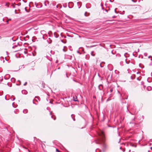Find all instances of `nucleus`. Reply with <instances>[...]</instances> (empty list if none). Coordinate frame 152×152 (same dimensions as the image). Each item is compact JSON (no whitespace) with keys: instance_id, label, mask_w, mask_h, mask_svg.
I'll list each match as a JSON object with an SVG mask.
<instances>
[{"instance_id":"obj_1","label":"nucleus","mask_w":152,"mask_h":152,"mask_svg":"<svg viewBox=\"0 0 152 152\" xmlns=\"http://www.w3.org/2000/svg\"><path fill=\"white\" fill-rule=\"evenodd\" d=\"M99 135L100 137L96 141V144H102L104 148H105L106 145L105 143V140L104 133L103 132H101Z\"/></svg>"},{"instance_id":"obj_2","label":"nucleus","mask_w":152,"mask_h":152,"mask_svg":"<svg viewBox=\"0 0 152 152\" xmlns=\"http://www.w3.org/2000/svg\"><path fill=\"white\" fill-rule=\"evenodd\" d=\"M73 100L75 102L78 101V100L77 99V97L76 96H73Z\"/></svg>"},{"instance_id":"obj_3","label":"nucleus","mask_w":152,"mask_h":152,"mask_svg":"<svg viewBox=\"0 0 152 152\" xmlns=\"http://www.w3.org/2000/svg\"><path fill=\"white\" fill-rule=\"evenodd\" d=\"M67 50V48L66 46H64L63 49V51L64 52H66Z\"/></svg>"},{"instance_id":"obj_4","label":"nucleus","mask_w":152,"mask_h":152,"mask_svg":"<svg viewBox=\"0 0 152 152\" xmlns=\"http://www.w3.org/2000/svg\"><path fill=\"white\" fill-rule=\"evenodd\" d=\"M28 110L26 109H24L23 110V112L24 113H26L28 112Z\"/></svg>"},{"instance_id":"obj_5","label":"nucleus","mask_w":152,"mask_h":152,"mask_svg":"<svg viewBox=\"0 0 152 152\" xmlns=\"http://www.w3.org/2000/svg\"><path fill=\"white\" fill-rule=\"evenodd\" d=\"M71 117L72 119H73V120L74 121H75V115H74L72 114L71 115Z\"/></svg>"},{"instance_id":"obj_6","label":"nucleus","mask_w":152,"mask_h":152,"mask_svg":"<svg viewBox=\"0 0 152 152\" xmlns=\"http://www.w3.org/2000/svg\"><path fill=\"white\" fill-rule=\"evenodd\" d=\"M91 55L93 56H94L95 55V54L94 53L93 51H92L91 52Z\"/></svg>"},{"instance_id":"obj_7","label":"nucleus","mask_w":152,"mask_h":152,"mask_svg":"<svg viewBox=\"0 0 152 152\" xmlns=\"http://www.w3.org/2000/svg\"><path fill=\"white\" fill-rule=\"evenodd\" d=\"M147 88L148 90H150L151 89V88L150 86H148V87Z\"/></svg>"},{"instance_id":"obj_8","label":"nucleus","mask_w":152,"mask_h":152,"mask_svg":"<svg viewBox=\"0 0 152 152\" xmlns=\"http://www.w3.org/2000/svg\"><path fill=\"white\" fill-rule=\"evenodd\" d=\"M147 55H148V54H147V53H144V55L145 56H147Z\"/></svg>"},{"instance_id":"obj_9","label":"nucleus","mask_w":152,"mask_h":152,"mask_svg":"<svg viewBox=\"0 0 152 152\" xmlns=\"http://www.w3.org/2000/svg\"><path fill=\"white\" fill-rule=\"evenodd\" d=\"M15 80V79L14 78H12L11 79V80L12 81H14Z\"/></svg>"},{"instance_id":"obj_10","label":"nucleus","mask_w":152,"mask_h":152,"mask_svg":"<svg viewBox=\"0 0 152 152\" xmlns=\"http://www.w3.org/2000/svg\"><path fill=\"white\" fill-rule=\"evenodd\" d=\"M113 91V88H111L110 89V92H112Z\"/></svg>"},{"instance_id":"obj_11","label":"nucleus","mask_w":152,"mask_h":152,"mask_svg":"<svg viewBox=\"0 0 152 152\" xmlns=\"http://www.w3.org/2000/svg\"><path fill=\"white\" fill-rule=\"evenodd\" d=\"M148 58H151V60H152V56H148Z\"/></svg>"},{"instance_id":"obj_12","label":"nucleus","mask_w":152,"mask_h":152,"mask_svg":"<svg viewBox=\"0 0 152 152\" xmlns=\"http://www.w3.org/2000/svg\"><path fill=\"white\" fill-rule=\"evenodd\" d=\"M56 152H60L59 151L58 149H56Z\"/></svg>"},{"instance_id":"obj_13","label":"nucleus","mask_w":152,"mask_h":152,"mask_svg":"<svg viewBox=\"0 0 152 152\" xmlns=\"http://www.w3.org/2000/svg\"><path fill=\"white\" fill-rule=\"evenodd\" d=\"M27 83L26 82H25L24 84V86H26L27 85Z\"/></svg>"},{"instance_id":"obj_14","label":"nucleus","mask_w":152,"mask_h":152,"mask_svg":"<svg viewBox=\"0 0 152 152\" xmlns=\"http://www.w3.org/2000/svg\"><path fill=\"white\" fill-rule=\"evenodd\" d=\"M132 1L134 2H135L136 1V0H132Z\"/></svg>"},{"instance_id":"obj_15","label":"nucleus","mask_w":152,"mask_h":152,"mask_svg":"<svg viewBox=\"0 0 152 152\" xmlns=\"http://www.w3.org/2000/svg\"><path fill=\"white\" fill-rule=\"evenodd\" d=\"M86 13H87V12H86L85 14V16H88V15H86Z\"/></svg>"},{"instance_id":"obj_16","label":"nucleus","mask_w":152,"mask_h":152,"mask_svg":"<svg viewBox=\"0 0 152 152\" xmlns=\"http://www.w3.org/2000/svg\"><path fill=\"white\" fill-rule=\"evenodd\" d=\"M26 92L25 90H23L22 91V93H23L24 92Z\"/></svg>"},{"instance_id":"obj_17","label":"nucleus","mask_w":152,"mask_h":152,"mask_svg":"<svg viewBox=\"0 0 152 152\" xmlns=\"http://www.w3.org/2000/svg\"><path fill=\"white\" fill-rule=\"evenodd\" d=\"M126 63L127 64H129V62H128V61H127H127H126Z\"/></svg>"},{"instance_id":"obj_18","label":"nucleus","mask_w":152,"mask_h":152,"mask_svg":"<svg viewBox=\"0 0 152 152\" xmlns=\"http://www.w3.org/2000/svg\"><path fill=\"white\" fill-rule=\"evenodd\" d=\"M66 77H68V76H67V73H66Z\"/></svg>"},{"instance_id":"obj_19","label":"nucleus","mask_w":152,"mask_h":152,"mask_svg":"<svg viewBox=\"0 0 152 152\" xmlns=\"http://www.w3.org/2000/svg\"><path fill=\"white\" fill-rule=\"evenodd\" d=\"M126 54H127V53H125V54H124V56H126Z\"/></svg>"},{"instance_id":"obj_20","label":"nucleus","mask_w":152,"mask_h":152,"mask_svg":"<svg viewBox=\"0 0 152 152\" xmlns=\"http://www.w3.org/2000/svg\"><path fill=\"white\" fill-rule=\"evenodd\" d=\"M15 99V98H13V100H14Z\"/></svg>"},{"instance_id":"obj_21","label":"nucleus","mask_w":152,"mask_h":152,"mask_svg":"<svg viewBox=\"0 0 152 152\" xmlns=\"http://www.w3.org/2000/svg\"><path fill=\"white\" fill-rule=\"evenodd\" d=\"M53 119H54V120H55L56 119V118H53Z\"/></svg>"},{"instance_id":"obj_22","label":"nucleus","mask_w":152,"mask_h":152,"mask_svg":"<svg viewBox=\"0 0 152 152\" xmlns=\"http://www.w3.org/2000/svg\"><path fill=\"white\" fill-rule=\"evenodd\" d=\"M121 148H122V147H120V149H121Z\"/></svg>"},{"instance_id":"obj_23","label":"nucleus","mask_w":152,"mask_h":152,"mask_svg":"<svg viewBox=\"0 0 152 152\" xmlns=\"http://www.w3.org/2000/svg\"><path fill=\"white\" fill-rule=\"evenodd\" d=\"M44 32V31H41V32Z\"/></svg>"},{"instance_id":"obj_24","label":"nucleus","mask_w":152,"mask_h":152,"mask_svg":"<svg viewBox=\"0 0 152 152\" xmlns=\"http://www.w3.org/2000/svg\"><path fill=\"white\" fill-rule=\"evenodd\" d=\"M9 20H11V19H9Z\"/></svg>"},{"instance_id":"obj_25","label":"nucleus","mask_w":152,"mask_h":152,"mask_svg":"<svg viewBox=\"0 0 152 152\" xmlns=\"http://www.w3.org/2000/svg\"><path fill=\"white\" fill-rule=\"evenodd\" d=\"M1 38V37H0V39Z\"/></svg>"},{"instance_id":"obj_26","label":"nucleus","mask_w":152,"mask_h":152,"mask_svg":"<svg viewBox=\"0 0 152 152\" xmlns=\"http://www.w3.org/2000/svg\"><path fill=\"white\" fill-rule=\"evenodd\" d=\"M51 117H52V118H53V116H51Z\"/></svg>"}]
</instances>
